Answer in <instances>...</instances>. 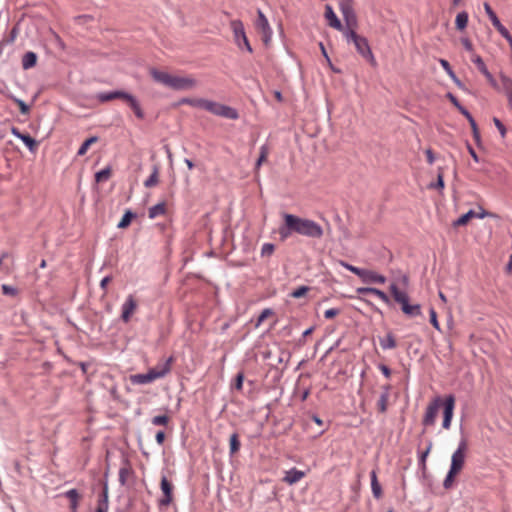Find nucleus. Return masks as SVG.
I'll return each mask as SVG.
<instances>
[{
    "instance_id": "13",
    "label": "nucleus",
    "mask_w": 512,
    "mask_h": 512,
    "mask_svg": "<svg viewBox=\"0 0 512 512\" xmlns=\"http://www.w3.org/2000/svg\"><path fill=\"white\" fill-rule=\"evenodd\" d=\"M122 100L125 101L129 105V107L133 110L135 116L138 119H144V117H145L144 111L141 108L139 101L137 100V98L134 95H132L128 92H125Z\"/></svg>"
},
{
    "instance_id": "7",
    "label": "nucleus",
    "mask_w": 512,
    "mask_h": 512,
    "mask_svg": "<svg viewBox=\"0 0 512 512\" xmlns=\"http://www.w3.org/2000/svg\"><path fill=\"white\" fill-rule=\"evenodd\" d=\"M354 47L356 48L357 52L363 57V59L369 63L372 67L377 66V62L375 60V57L372 53V50L370 48V45L366 38L357 35L354 32Z\"/></svg>"
},
{
    "instance_id": "50",
    "label": "nucleus",
    "mask_w": 512,
    "mask_h": 512,
    "mask_svg": "<svg viewBox=\"0 0 512 512\" xmlns=\"http://www.w3.org/2000/svg\"><path fill=\"white\" fill-rule=\"evenodd\" d=\"M440 64L441 66L443 67V69L447 72V74L451 77V78H455V73L454 71L452 70V67L451 65L449 64V62L445 59H440Z\"/></svg>"
},
{
    "instance_id": "29",
    "label": "nucleus",
    "mask_w": 512,
    "mask_h": 512,
    "mask_svg": "<svg viewBox=\"0 0 512 512\" xmlns=\"http://www.w3.org/2000/svg\"><path fill=\"white\" fill-rule=\"evenodd\" d=\"M380 346L386 349H394L397 346L396 340L391 333H388L385 338L380 339Z\"/></svg>"
},
{
    "instance_id": "53",
    "label": "nucleus",
    "mask_w": 512,
    "mask_h": 512,
    "mask_svg": "<svg viewBox=\"0 0 512 512\" xmlns=\"http://www.w3.org/2000/svg\"><path fill=\"white\" fill-rule=\"evenodd\" d=\"M470 126H471V129H472V133H473V137L474 139L479 142L480 141V133H479V130H478V126L476 124V121L475 120H471L469 122Z\"/></svg>"
},
{
    "instance_id": "19",
    "label": "nucleus",
    "mask_w": 512,
    "mask_h": 512,
    "mask_svg": "<svg viewBox=\"0 0 512 512\" xmlns=\"http://www.w3.org/2000/svg\"><path fill=\"white\" fill-rule=\"evenodd\" d=\"M304 476H305V473L303 471L298 470L296 468H292L286 472L283 480L286 483L292 485V484L299 482Z\"/></svg>"
},
{
    "instance_id": "2",
    "label": "nucleus",
    "mask_w": 512,
    "mask_h": 512,
    "mask_svg": "<svg viewBox=\"0 0 512 512\" xmlns=\"http://www.w3.org/2000/svg\"><path fill=\"white\" fill-rule=\"evenodd\" d=\"M153 79L174 90H191L196 87L197 81L192 77L170 75L156 69L151 70Z\"/></svg>"
},
{
    "instance_id": "49",
    "label": "nucleus",
    "mask_w": 512,
    "mask_h": 512,
    "mask_svg": "<svg viewBox=\"0 0 512 512\" xmlns=\"http://www.w3.org/2000/svg\"><path fill=\"white\" fill-rule=\"evenodd\" d=\"M1 289H2L3 294L8 295V296H16L18 293V291L15 287L7 285V284H3L1 286Z\"/></svg>"
},
{
    "instance_id": "48",
    "label": "nucleus",
    "mask_w": 512,
    "mask_h": 512,
    "mask_svg": "<svg viewBox=\"0 0 512 512\" xmlns=\"http://www.w3.org/2000/svg\"><path fill=\"white\" fill-rule=\"evenodd\" d=\"M429 315H430V323L433 325V327L435 329L440 331V325H439V322L437 320V313H436V311H435V309L433 307L430 308Z\"/></svg>"
},
{
    "instance_id": "38",
    "label": "nucleus",
    "mask_w": 512,
    "mask_h": 512,
    "mask_svg": "<svg viewBox=\"0 0 512 512\" xmlns=\"http://www.w3.org/2000/svg\"><path fill=\"white\" fill-rule=\"evenodd\" d=\"M444 170L442 167H439L438 168V175H437V181L436 183H431L429 185V188H434V189H443L444 188Z\"/></svg>"
},
{
    "instance_id": "3",
    "label": "nucleus",
    "mask_w": 512,
    "mask_h": 512,
    "mask_svg": "<svg viewBox=\"0 0 512 512\" xmlns=\"http://www.w3.org/2000/svg\"><path fill=\"white\" fill-rule=\"evenodd\" d=\"M288 220V226L294 229V232L299 235L310 238H320L323 235L322 227L313 220L301 218L289 213Z\"/></svg>"
},
{
    "instance_id": "9",
    "label": "nucleus",
    "mask_w": 512,
    "mask_h": 512,
    "mask_svg": "<svg viewBox=\"0 0 512 512\" xmlns=\"http://www.w3.org/2000/svg\"><path fill=\"white\" fill-rule=\"evenodd\" d=\"M354 275H357L360 280L365 284H383L386 281V277L376 273L373 270L358 268L354 266Z\"/></svg>"
},
{
    "instance_id": "18",
    "label": "nucleus",
    "mask_w": 512,
    "mask_h": 512,
    "mask_svg": "<svg viewBox=\"0 0 512 512\" xmlns=\"http://www.w3.org/2000/svg\"><path fill=\"white\" fill-rule=\"evenodd\" d=\"M389 290H390L394 300L396 302H398L399 304H401V306H403V303H407L409 301L408 294L404 291H401L398 288L397 284L392 283L389 287Z\"/></svg>"
},
{
    "instance_id": "1",
    "label": "nucleus",
    "mask_w": 512,
    "mask_h": 512,
    "mask_svg": "<svg viewBox=\"0 0 512 512\" xmlns=\"http://www.w3.org/2000/svg\"><path fill=\"white\" fill-rule=\"evenodd\" d=\"M455 396L453 394L447 395L444 399L440 396L433 398L429 402L425 414L422 419V424L425 427H431L435 425L437 415L440 408H443V421L442 427L446 430L450 429L451 421L453 418V412L455 408Z\"/></svg>"
},
{
    "instance_id": "61",
    "label": "nucleus",
    "mask_w": 512,
    "mask_h": 512,
    "mask_svg": "<svg viewBox=\"0 0 512 512\" xmlns=\"http://www.w3.org/2000/svg\"><path fill=\"white\" fill-rule=\"evenodd\" d=\"M155 439H156V442L159 444V445H162L164 440H165V433L164 431H158L156 433V436H155Z\"/></svg>"
},
{
    "instance_id": "8",
    "label": "nucleus",
    "mask_w": 512,
    "mask_h": 512,
    "mask_svg": "<svg viewBox=\"0 0 512 512\" xmlns=\"http://www.w3.org/2000/svg\"><path fill=\"white\" fill-rule=\"evenodd\" d=\"M230 26H231V29L233 31V35H234V41L236 43V45L242 49L243 47L248 51V52H252V47L248 41V38L246 36V33H245V30H244V25L242 23V21L240 20H232L230 22Z\"/></svg>"
},
{
    "instance_id": "42",
    "label": "nucleus",
    "mask_w": 512,
    "mask_h": 512,
    "mask_svg": "<svg viewBox=\"0 0 512 512\" xmlns=\"http://www.w3.org/2000/svg\"><path fill=\"white\" fill-rule=\"evenodd\" d=\"M272 314H273V310L270 309V308H265L264 310H262V312L258 316V319H257V322L255 324V327L258 328L263 323V321L266 318H268L269 316H271Z\"/></svg>"
},
{
    "instance_id": "43",
    "label": "nucleus",
    "mask_w": 512,
    "mask_h": 512,
    "mask_svg": "<svg viewBox=\"0 0 512 512\" xmlns=\"http://www.w3.org/2000/svg\"><path fill=\"white\" fill-rule=\"evenodd\" d=\"M309 289L310 288L307 287V286H299L298 288L293 290L290 295L293 298H301V297H303V296H305L307 294Z\"/></svg>"
},
{
    "instance_id": "25",
    "label": "nucleus",
    "mask_w": 512,
    "mask_h": 512,
    "mask_svg": "<svg viewBox=\"0 0 512 512\" xmlns=\"http://www.w3.org/2000/svg\"><path fill=\"white\" fill-rule=\"evenodd\" d=\"M474 217H476V212L474 210H469L467 213L463 214L457 220H455L453 222V226H464Z\"/></svg>"
},
{
    "instance_id": "46",
    "label": "nucleus",
    "mask_w": 512,
    "mask_h": 512,
    "mask_svg": "<svg viewBox=\"0 0 512 512\" xmlns=\"http://www.w3.org/2000/svg\"><path fill=\"white\" fill-rule=\"evenodd\" d=\"M108 510V487L105 485L101 499L99 500L98 508H103Z\"/></svg>"
},
{
    "instance_id": "23",
    "label": "nucleus",
    "mask_w": 512,
    "mask_h": 512,
    "mask_svg": "<svg viewBox=\"0 0 512 512\" xmlns=\"http://www.w3.org/2000/svg\"><path fill=\"white\" fill-rule=\"evenodd\" d=\"M181 104H187L192 107L206 109L207 99L204 98H183Z\"/></svg>"
},
{
    "instance_id": "58",
    "label": "nucleus",
    "mask_w": 512,
    "mask_h": 512,
    "mask_svg": "<svg viewBox=\"0 0 512 512\" xmlns=\"http://www.w3.org/2000/svg\"><path fill=\"white\" fill-rule=\"evenodd\" d=\"M458 111L468 120V122L474 120L471 113L464 106L459 107Z\"/></svg>"
},
{
    "instance_id": "10",
    "label": "nucleus",
    "mask_w": 512,
    "mask_h": 512,
    "mask_svg": "<svg viewBox=\"0 0 512 512\" xmlns=\"http://www.w3.org/2000/svg\"><path fill=\"white\" fill-rule=\"evenodd\" d=\"M340 10L343 14L344 20L347 25V31L345 32V37L348 42L352 41V28H351V19H352V4L351 0H341L340 1Z\"/></svg>"
},
{
    "instance_id": "15",
    "label": "nucleus",
    "mask_w": 512,
    "mask_h": 512,
    "mask_svg": "<svg viewBox=\"0 0 512 512\" xmlns=\"http://www.w3.org/2000/svg\"><path fill=\"white\" fill-rule=\"evenodd\" d=\"M136 307H137V303H136L134 297L132 295H129L122 305L121 319L124 322H128L131 318V315L136 310Z\"/></svg>"
},
{
    "instance_id": "41",
    "label": "nucleus",
    "mask_w": 512,
    "mask_h": 512,
    "mask_svg": "<svg viewBox=\"0 0 512 512\" xmlns=\"http://www.w3.org/2000/svg\"><path fill=\"white\" fill-rule=\"evenodd\" d=\"M110 176L111 169L109 167H106L95 174V179L97 182H102L108 180Z\"/></svg>"
},
{
    "instance_id": "30",
    "label": "nucleus",
    "mask_w": 512,
    "mask_h": 512,
    "mask_svg": "<svg viewBox=\"0 0 512 512\" xmlns=\"http://www.w3.org/2000/svg\"><path fill=\"white\" fill-rule=\"evenodd\" d=\"M388 399H389V392H388V388H386V390L383 393H381V395L377 401V406H378L379 412L385 413L387 411Z\"/></svg>"
},
{
    "instance_id": "64",
    "label": "nucleus",
    "mask_w": 512,
    "mask_h": 512,
    "mask_svg": "<svg viewBox=\"0 0 512 512\" xmlns=\"http://www.w3.org/2000/svg\"><path fill=\"white\" fill-rule=\"evenodd\" d=\"M110 281H111V277H110V276H106V277H104V278L101 280V282H100V287H101V289L106 290L107 285H108V283H109Z\"/></svg>"
},
{
    "instance_id": "56",
    "label": "nucleus",
    "mask_w": 512,
    "mask_h": 512,
    "mask_svg": "<svg viewBox=\"0 0 512 512\" xmlns=\"http://www.w3.org/2000/svg\"><path fill=\"white\" fill-rule=\"evenodd\" d=\"M461 43L464 48L469 52H474L473 44L468 38H461Z\"/></svg>"
},
{
    "instance_id": "31",
    "label": "nucleus",
    "mask_w": 512,
    "mask_h": 512,
    "mask_svg": "<svg viewBox=\"0 0 512 512\" xmlns=\"http://www.w3.org/2000/svg\"><path fill=\"white\" fill-rule=\"evenodd\" d=\"M468 24V14L465 11H462L457 14L455 25L458 30H464Z\"/></svg>"
},
{
    "instance_id": "20",
    "label": "nucleus",
    "mask_w": 512,
    "mask_h": 512,
    "mask_svg": "<svg viewBox=\"0 0 512 512\" xmlns=\"http://www.w3.org/2000/svg\"><path fill=\"white\" fill-rule=\"evenodd\" d=\"M282 217H283V224L279 227V236H280V239L282 241H285L286 239H288L294 232V229L290 228L288 226V213H283L282 214Z\"/></svg>"
},
{
    "instance_id": "16",
    "label": "nucleus",
    "mask_w": 512,
    "mask_h": 512,
    "mask_svg": "<svg viewBox=\"0 0 512 512\" xmlns=\"http://www.w3.org/2000/svg\"><path fill=\"white\" fill-rule=\"evenodd\" d=\"M324 16H325V19L327 20V23L330 27H332L338 31L344 30V27H343L341 21L336 16L333 8L328 4L325 6Z\"/></svg>"
},
{
    "instance_id": "35",
    "label": "nucleus",
    "mask_w": 512,
    "mask_h": 512,
    "mask_svg": "<svg viewBox=\"0 0 512 512\" xmlns=\"http://www.w3.org/2000/svg\"><path fill=\"white\" fill-rule=\"evenodd\" d=\"M20 140L28 147L31 152H35L37 149V141L28 134H23Z\"/></svg>"
},
{
    "instance_id": "12",
    "label": "nucleus",
    "mask_w": 512,
    "mask_h": 512,
    "mask_svg": "<svg viewBox=\"0 0 512 512\" xmlns=\"http://www.w3.org/2000/svg\"><path fill=\"white\" fill-rule=\"evenodd\" d=\"M471 60L477 66L478 70L485 76L490 85L496 88L497 82L493 75L488 71L483 59L479 55L473 54Z\"/></svg>"
},
{
    "instance_id": "27",
    "label": "nucleus",
    "mask_w": 512,
    "mask_h": 512,
    "mask_svg": "<svg viewBox=\"0 0 512 512\" xmlns=\"http://www.w3.org/2000/svg\"><path fill=\"white\" fill-rule=\"evenodd\" d=\"M166 211L165 203H158L149 208L148 215L150 219H154L160 215H163Z\"/></svg>"
},
{
    "instance_id": "26",
    "label": "nucleus",
    "mask_w": 512,
    "mask_h": 512,
    "mask_svg": "<svg viewBox=\"0 0 512 512\" xmlns=\"http://www.w3.org/2000/svg\"><path fill=\"white\" fill-rule=\"evenodd\" d=\"M371 488L374 497L379 499L382 496V489L377 480V475L375 471L371 472Z\"/></svg>"
},
{
    "instance_id": "47",
    "label": "nucleus",
    "mask_w": 512,
    "mask_h": 512,
    "mask_svg": "<svg viewBox=\"0 0 512 512\" xmlns=\"http://www.w3.org/2000/svg\"><path fill=\"white\" fill-rule=\"evenodd\" d=\"M372 294L378 296L385 304L391 305V300L385 292H383L377 288H374Z\"/></svg>"
},
{
    "instance_id": "28",
    "label": "nucleus",
    "mask_w": 512,
    "mask_h": 512,
    "mask_svg": "<svg viewBox=\"0 0 512 512\" xmlns=\"http://www.w3.org/2000/svg\"><path fill=\"white\" fill-rule=\"evenodd\" d=\"M5 96L8 97L9 99L13 100L19 106L20 112L23 115L29 114L30 107L23 100L15 97L14 95H12L11 93H8V92L5 93Z\"/></svg>"
},
{
    "instance_id": "52",
    "label": "nucleus",
    "mask_w": 512,
    "mask_h": 512,
    "mask_svg": "<svg viewBox=\"0 0 512 512\" xmlns=\"http://www.w3.org/2000/svg\"><path fill=\"white\" fill-rule=\"evenodd\" d=\"M244 374L242 372L238 373L235 377L234 388L236 390H241L243 387Z\"/></svg>"
},
{
    "instance_id": "45",
    "label": "nucleus",
    "mask_w": 512,
    "mask_h": 512,
    "mask_svg": "<svg viewBox=\"0 0 512 512\" xmlns=\"http://www.w3.org/2000/svg\"><path fill=\"white\" fill-rule=\"evenodd\" d=\"M275 250V246L272 243H264L261 248V256H271Z\"/></svg>"
},
{
    "instance_id": "32",
    "label": "nucleus",
    "mask_w": 512,
    "mask_h": 512,
    "mask_svg": "<svg viewBox=\"0 0 512 512\" xmlns=\"http://www.w3.org/2000/svg\"><path fill=\"white\" fill-rule=\"evenodd\" d=\"M500 80H501V83H502L503 90H504V92L507 95V98L512 97V79H510L505 74H501L500 75Z\"/></svg>"
},
{
    "instance_id": "36",
    "label": "nucleus",
    "mask_w": 512,
    "mask_h": 512,
    "mask_svg": "<svg viewBox=\"0 0 512 512\" xmlns=\"http://www.w3.org/2000/svg\"><path fill=\"white\" fill-rule=\"evenodd\" d=\"M98 138L96 136H92L90 138H88L87 140H85L82 145L80 146V148L78 149V152H77V155L79 156H83L86 154L88 148L95 142H97Z\"/></svg>"
},
{
    "instance_id": "37",
    "label": "nucleus",
    "mask_w": 512,
    "mask_h": 512,
    "mask_svg": "<svg viewBox=\"0 0 512 512\" xmlns=\"http://www.w3.org/2000/svg\"><path fill=\"white\" fill-rule=\"evenodd\" d=\"M484 9L494 27L501 23L496 13L493 11V9L488 3H484Z\"/></svg>"
},
{
    "instance_id": "63",
    "label": "nucleus",
    "mask_w": 512,
    "mask_h": 512,
    "mask_svg": "<svg viewBox=\"0 0 512 512\" xmlns=\"http://www.w3.org/2000/svg\"><path fill=\"white\" fill-rule=\"evenodd\" d=\"M467 147H468L469 154L471 155L473 160L475 162H479V157H478L477 153L475 152V150L472 148V146L470 144H467Z\"/></svg>"
},
{
    "instance_id": "44",
    "label": "nucleus",
    "mask_w": 512,
    "mask_h": 512,
    "mask_svg": "<svg viewBox=\"0 0 512 512\" xmlns=\"http://www.w3.org/2000/svg\"><path fill=\"white\" fill-rule=\"evenodd\" d=\"M169 421L168 416L166 415H158L152 418L151 422L155 426H165Z\"/></svg>"
},
{
    "instance_id": "22",
    "label": "nucleus",
    "mask_w": 512,
    "mask_h": 512,
    "mask_svg": "<svg viewBox=\"0 0 512 512\" xmlns=\"http://www.w3.org/2000/svg\"><path fill=\"white\" fill-rule=\"evenodd\" d=\"M37 63V55L32 51L26 52L22 57V67L24 70H28L34 67Z\"/></svg>"
},
{
    "instance_id": "5",
    "label": "nucleus",
    "mask_w": 512,
    "mask_h": 512,
    "mask_svg": "<svg viewBox=\"0 0 512 512\" xmlns=\"http://www.w3.org/2000/svg\"><path fill=\"white\" fill-rule=\"evenodd\" d=\"M466 449L467 444L466 441L463 440L460 442L457 450L453 453L450 470L448 471V474L443 482V486L445 489H449L452 487L456 475L462 470L465 462Z\"/></svg>"
},
{
    "instance_id": "4",
    "label": "nucleus",
    "mask_w": 512,
    "mask_h": 512,
    "mask_svg": "<svg viewBox=\"0 0 512 512\" xmlns=\"http://www.w3.org/2000/svg\"><path fill=\"white\" fill-rule=\"evenodd\" d=\"M172 361V357H169L163 363L151 368L147 373L131 375L130 381L135 385H145L152 383L157 379L164 378L171 371Z\"/></svg>"
},
{
    "instance_id": "57",
    "label": "nucleus",
    "mask_w": 512,
    "mask_h": 512,
    "mask_svg": "<svg viewBox=\"0 0 512 512\" xmlns=\"http://www.w3.org/2000/svg\"><path fill=\"white\" fill-rule=\"evenodd\" d=\"M431 448H432V443L430 442L428 447H427V449L420 456V462H421L423 467H425L426 458H427Z\"/></svg>"
},
{
    "instance_id": "6",
    "label": "nucleus",
    "mask_w": 512,
    "mask_h": 512,
    "mask_svg": "<svg viewBox=\"0 0 512 512\" xmlns=\"http://www.w3.org/2000/svg\"><path fill=\"white\" fill-rule=\"evenodd\" d=\"M205 110L216 116H221L231 120H236L239 118V114L236 109L212 100H207Z\"/></svg>"
},
{
    "instance_id": "11",
    "label": "nucleus",
    "mask_w": 512,
    "mask_h": 512,
    "mask_svg": "<svg viewBox=\"0 0 512 512\" xmlns=\"http://www.w3.org/2000/svg\"><path fill=\"white\" fill-rule=\"evenodd\" d=\"M257 14L258 18L256 20V28L262 32L263 41L267 43L272 37V29L269 25L268 19L260 9H258Z\"/></svg>"
},
{
    "instance_id": "62",
    "label": "nucleus",
    "mask_w": 512,
    "mask_h": 512,
    "mask_svg": "<svg viewBox=\"0 0 512 512\" xmlns=\"http://www.w3.org/2000/svg\"><path fill=\"white\" fill-rule=\"evenodd\" d=\"M425 154H426V157H427V162H428L429 164H433V163H434V161H435V156H434L433 151H432L431 149H427V150L425 151Z\"/></svg>"
},
{
    "instance_id": "21",
    "label": "nucleus",
    "mask_w": 512,
    "mask_h": 512,
    "mask_svg": "<svg viewBox=\"0 0 512 512\" xmlns=\"http://www.w3.org/2000/svg\"><path fill=\"white\" fill-rule=\"evenodd\" d=\"M401 310L404 314H406L409 317L420 316L422 314L421 306L419 304L411 305L409 304V301L407 303H403V306H401Z\"/></svg>"
},
{
    "instance_id": "14",
    "label": "nucleus",
    "mask_w": 512,
    "mask_h": 512,
    "mask_svg": "<svg viewBox=\"0 0 512 512\" xmlns=\"http://www.w3.org/2000/svg\"><path fill=\"white\" fill-rule=\"evenodd\" d=\"M161 490L163 492V498L160 499V505L162 506H168L172 502V484L168 481L166 476H162L161 478Z\"/></svg>"
},
{
    "instance_id": "34",
    "label": "nucleus",
    "mask_w": 512,
    "mask_h": 512,
    "mask_svg": "<svg viewBox=\"0 0 512 512\" xmlns=\"http://www.w3.org/2000/svg\"><path fill=\"white\" fill-rule=\"evenodd\" d=\"M136 216L135 213H133L132 211L130 210H127L122 219L120 220V222L118 223L117 227L120 228V229H123V228H126L129 226V224L131 223L132 219Z\"/></svg>"
},
{
    "instance_id": "59",
    "label": "nucleus",
    "mask_w": 512,
    "mask_h": 512,
    "mask_svg": "<svg viewBox=\"0 0 512 512\" xmlns=\"http://www.w3.org/2000/svg\"><path fill=\"white\" fill-rule=\"evenodd\" d=\"M373 290L374 287H359L356 289L357 293L362 295L372 294Z\"/></svg>"
},
{
    "instance_id": "55",
    "label": "nucleus",
    "mask_w": 512,
    "mask_h": 512,
    "mask_svg": "<svg viewBox=\"0 0 512 512\" xmlns=\"http://www.w3.org/2000/svg\"><path fill=\"white\" fill-rule=\"evenodd\" d=\"M446 97L449 99V101L457 108L459 109V107H461L462 105L460 104V102L458 101L457 97L455 95H453L451 92H448L446 94Z\"/></svg>"
},
{
    "instance_id": "40",
    "label": "nucleus",
    "mask_w": 512,
    "mask_h": 512,
    "mask_svg": "<svg viewBox=\"0 0 512 512\" xmlns=\"http://www.w3.org/2000/svg\"><path fill=\"white\" fill-rule=\"evenodd\" d=\"M158 168L154 167L152 174L148 177V179L144 182L145 187L150 188L155 186L158 183Z\"/></svg>"
},
{
    "instance_id": "17",
    "label": "nucleus",
    "mask_w": 512,
    "mask_h": 512,
    "mask_svg": "<svg viewBox=\"0 0 512 512\" xmlns=\"http://www.w3.org/2000/svg\"><path fill=\"white\" fill-rule=\"evenodd\" d=\"M125 91L114 90L109 92H100L95 97L101 103L108 102L114 99H123Z\"/></svg>"
},
{
    "instance_id": "33",
    "label": "nucleus",
    "mask_w": 512,
    "mask_h": 512,
    "mask_svg": "<svg viewBox=\"0 0 512 512\" xmlns=\"http://www.w3.org/2000/svg\"><path fill=\"white\" fill-rule=\"evenodd\" d=\"M269 154V148L267 145H262L260 147V154L255 164L256 172L259 170L260 166L267 160Z\"/></svg>"
},
{
    "instance_id": "60",
    "label": "nucleus",
    "mask_w": 512,
    "mask_h": 512,
    "mask_svg": "<svg viewBox=\"0 0 512 512\" xmlns=\"http://www.w3.org/2000/svg\"><path fill=\"white\" fill-rule=\"evenodd\" d=\"M339 313V310L336 308H331L325 311L324 316L327 319L333 318Z\"/></svg>"
},
{
    "instance_id": "51",
    "label": "nucleus",
    "mask_w": 512,
    "mask_h": 512,
    "mask_svg": "<svg viewBox=\"0 0 512 512\" xmlns=\"http://www.w3.org/2000/svg\"><path fill=\"white\" fill-rule=\"evenodd\" d=\"M493 122H494L495 126L497 127V129L499 130L501 137L504 138L507 133L505 125L500 121V119H498L496 117L493 118Z\"/></svg>"
},
{
    "instance_id": "54",
    "label": "nucleus",
    "mask_w": 512,
    "mask_h": 512,
    "mask_svg": "<svg viewBox=\"0 0 512 512\" xmlns=\"http://www.w3.org/2000/svg\"><path fill=\"white\" fill-rule=\"evenodd\" d=\"M495 28L506 40L512 37L509 31L501 23L496 25Z\"/></svg>"
},
{
    "instance_id": "24",
    "label": "nucleus",
    "mask_w": 512,
    "mask_h": 512,
    "mask_svg": "<svg viewBox=\"0 0 512 512\" xmlns=\"http://www.w3.org/2000/svg\"><path fill=\"white\" fill-rule=\"evenodd\" d=\"M65 496L70 500V508L75 511L80 498L78 491L76 489H70L65 493Z\"/></svg>"
},
{
    "instance_id": "39",
    "label": "nucleus",
    "mask_w": 512,
    "mask_h": 512,
    "mask_svg": "<svg viewBox=\"0 0 512 512\" xmlns=\"http://www.w3.org/2000/svg\"><path fill=\"white\" fill-rule=\"evenodd\" d=\"M230 442V453L235 454L240 449L239 436L237 433H233L229 439Z\"/></svg>"
}]
</instances>
